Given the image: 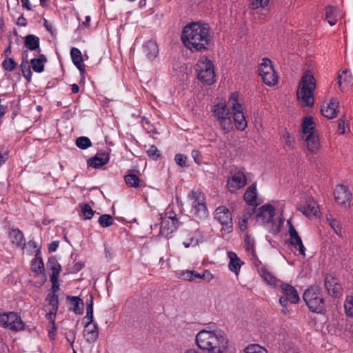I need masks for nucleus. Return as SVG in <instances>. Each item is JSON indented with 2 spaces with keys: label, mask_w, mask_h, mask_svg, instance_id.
<instances>
[{
  "label": "nucleus",
  "mask_w": 353,
  "mask_h": 353,
  "mask_svg": "<svg viewBox=\"0 0 353 353\" xmlns=\"http://www.w3.org/2000/svg\"><path fill=\"white\" fill-rule=\"evenodd\" d=\"M244 242L246 251L251 253L253 257H255L256 253L254 250V239L250 235L246 234L244 239Z\"/></svg>",
  "instance_id": "obj_45"
},
{
  "label": "nucleus",
  "mask_w": 353,
  "mask_h": 353,
  "mask_svg": "<svg viewBox=\"0 0 353 353\" xmlns=\"http://www.w3.org/2000/svg\"><path fill=\"white\" fill-rule=\"evenodd\" d=\"M303 298L310 311L322 313L325 310L323 294L319 286H310L303 293Z\"/></svg>",
  "instance_id": "obj_5"
},
{
  "label": "nucleus",
  "mask_w": 353,
  "mask_h": 353,
  "mask_svg": "<svg viewBox=\"0 0 353 353\" xmlns=\"http://www.w3.org/2000/svg\"><path fill=\"white\" fill-rule=\"evenodd\" d=\"M301 131L303 137H307V134H314L317 133L315 130V123L312 117H305L301 123Z\"/></svg>",
  "instance_id": "obj_29"
},
{
  "label": "nucleus",
  "mask_w": 353,
  "mask_h": 353,
  "mask_svg": "<svg viewBox=\"0 0 353 353\" xmlns=\"http://www.w3.org/2000/svg\"><path fill=\"white\" fill-rule=\"evenodd\" d=\"M9 238L13 244L17 246L23 247L25 245V239L23 232L19 229H10L8 233Z\"/></svg>",
  "instance_id": "obj_31"
},
{
  "label": "nucleus",
  "mask_w": 353,
  "mask_h": 353,
  "mask_svg": "<svg viewBox=\"0 0 353 353\" xmlns=\"http://www.w3.org/2000/svg\"><path fill=\"white\" fill-rule=\"evenodd\" d=\"M252 214L253 210L252 212H245L239 218L238 225L241 231H245L247 229L248 222L252 217Z\"/></svg>",
  "instance_id": "obj_39"
},
{
  "label": "nucleus",
  "mask_w": 353,
  "mask_h": 353,
  "mask_svg": "<svg viewBox=\"0 0 353 353\" xmlns=\"http://www.w3.org/2000/svg\"><path fill=\"white\" fill-rule=\"evenodd\" d=\"M43 26L46 30L52 34L54 33V30L53 29L52 26L48 21V20L44 19Z\"/></svg>",
  "instance_id": "obj_62"
},
{
  "label": "nucleus",
  "mask_w": 353,
  "mask_h": 353,
  "mask_svg": "<svg viewBox=\"0 0 353 353\" xmlns=\"http://www.w3.org/2000/svg\"><path fill=\"white\" fill-rule=\"evenodd\" d=\"M25 46L30 50H35L39 48V38L34 34H28L25 37Z\"/></svg>",
  "instance_id": "obj_35"
},
{
  "label": "nucleus",
  "mask_w": 353,
  "mask_h": 353,
  "mask_svg": "<svg viewBox=\"0 0 353 353\" xmlns=\"http://www.w3.org/2000/svg\"><path fill=\"white\" fill-rule=\"evenodd\" d=\"M327 221L335 233L339 236H341V227L339 222L333 219L331 215L327 216Z\"/></svg>",
  "instance_id": "obj_49"
},
{
  "label": "nucleus",
  "mask_w": 353,
  "mask_h": 353,
  "mask_svg": "<svg viewBox=\"0 0 353 353\" xmlns=\"http://www.w3.org/2000/svg\"><path fill=\"white\" fill-rule=\"evenodd\" d=\"M283 295L279 298V303L283 308L286 307L288 303H297L300 299L296 289L286 283H281Z\"/></svg>",
  "instance_id": "obj_11"
},
{
  "label": "nucleus",
  "mask_w": 353,
  "mask_h": 353,
  "mask_svg": "<svg viewBox=\"0 0 353 353\" xmlns=\"http://www.w3.org/2000/svg\"><path fill=\"white\" fill-rule=\"evenodd\" d=\"M175 162L177 165L182 168L188 167V157L182 154H176L174 158Z\"/></svg>",
  "instance_id": "obj_53"
},
{
  "label": "nucleus",
  "mask_w": 353,
  "mask_h": 353,
  "mask_svg": "<svg viewBox=\"0 0 353 353\" xmlns=\"http://www.w3.org/2000/svg\"><path fill=\"white\" fill-rule=\"evenodd\" d=\"M202 276H203V279L206 281L207 282H210L214 278L213 274L208 270H205L203 271V272L202 274Z\"/></svg>",
  "instance_id": "obj_61"
},
{
  "label": "nucleus",
  "mask_w": 353,
  "mask_h": 353,
  "mask_svg": "<svg viewBox=\"0 0 353 353\" xmlns=\"http://www.w3.org/2000/svg\"><path fill=\"white\" fill-rule=\"evenodd\" d=\"M316 88L315 79L310 71H307L301 77L296 96L302 106L312 107L314 105V92Z\"/></svg>",
  "instance_id": "obj_3"
},
{
  "label": "nucleus",
  "mask_w": 353,
  "mask_h": 353,
  "mask_svg": "<svg viewBox=\"0 0 353 353\" xmlns=\"http://www.w3.org/2000/svg\"><path fill=\"white\" fill-rule=\"evenodd\" d=\"M90 140L86 137H81L77 139L76 145L81 149L85 150L91 146Z\"/></svg>",
  "instance_id": "obj_50"
},
{
  "label": "nucleus",
  "mask_w": 353,
  "mask_h": 353,
  "mask_svg": "<svg viewBox=\"0 0 353 353\" xmlns=\"http://www.w3.org/2000/svg\"><path fill=\"white\" fill-rule=\"evenodd\" d=\"M259 75L263 82L268 86H272L278 82V75L274 70L271 61L268 58H263L259 68Z\"/></svg>",
  "instance_id": "obj_9"
},
{
  "label": "nucleus",
  "mask_w": 353,
  "mask_h": 353,
  "mask_svg": "<svg viewBox=\"0 0 353 353\" xmlns=\"http://www.w3.org/2000/svg\"><path fill=\"white\" fill-rule=\"evenodd\" d=\"M288 233H289V239L288 241L291 245L296 248L298 247V250L299 251V254L303 256H305V248L302 242L301 238L299 235L297 231L292 224L290 220L288 221Z\"/></svg>",
  "instance_id": "obj_15"
},
{
  "label": "nucleus",
  "mask_w": 353,
  "mask_h": 353,
  "mask_svg": "<svg viewBox=\"0 0 353 353\" xmlns=\"http://www.w3.org/2000/svg\"><path fill=\"white\" fill-rule=\"evenodd\" d=\"M283 138L286 146L289 148H293L294 144V139L290 134V133L287 131L283 134Z\"/></svg>",
  "instance_id": "obj_54"
},
{
  "label": "nucleus",
  "mask_w": 353,
  "mask_h": 353,
  "mask_svg": "<svg viewBox=\"0 0 353 353\" xmlns=\"http://www.w3.org/2000/svg\"><path fill=\"white\" fill-rule=\"evenodd\" d=\"M303 139L306 143L307 148L312 153H316L320 148L319 135L317 133L314 134H307V137H303Z\"/></svg>",
  "instance_id": "obj_27"
},
{
  "label": "nucleus",
  "mask_w": 353,
  "mask_h": 353,
  "mask_svg": "<svg viewBox=\"0 0 353 353\" xmlns=\"http://www.w3.org/2000/svg\"><path fill=\"white\" fill-rule=\"evenodd\" d=\"M124 180L125 183L130 187L138 188L139 186L140 179L135 174L129 173L126 174Z\"/></svg>",
  "instance_id": "obj_43"
},
{
  "label": "nucleus",
  "mask_w": 353,
  "mask_h": 353,
  "mask_svg": "<svg viewBox=\"0 0 353 353\" xmlns=\"http://www.w3.org/2000/svg\"><path fill=\"white\" fill-rule=\"evenodd\" d=\"M143 51L149 59L153 60L159 53V48L155 41H149L143 45Z\"/></svg>",
  "instance_id": "obj_32"
},
{
  "label": "nucleus",
  "mask_w": 353,
  "mask_h": 353,
  "mask_svg": "<svg viewBox=\"0 0 353 353\" xmlns=\"http://www.w3.org/2000/svg\"><path fill=\"white\" fill-rule=\"evenodd\" d=\"M325 287L330 295L337 297L341 294V286L338 279L332 274H325L324 276Z\"/></svg>",
  "instance_id": "obj_19"
},
{
  "label": "nucleus",
  "mask_w": 353,
  "mask_h": 353,
  "mask_svg": "<svg viewBox=\"0 0 353 353\" xmlns=\"http://www.w3.org/2000/svg\"><path fill=\"white\" fill-rule=\"evenodd\" d=\"M211 111L214 121L224 133H228L232 130L230 110L225 101H221L214 103L211 108Z\"/></svg>",
  "instance_id": "obj_4"
},
{
  "label": "nucleus",
  "mask_w": 353,
  "mask_h": 353,
  "mask_svg": "<svg viewBox=\"0 0 353 353\" xmlns=\"http://www.w3.org/2000/svg\"><path fill=\"white\" fill-rule=\"evenodd\" d=\"M297 209L307 217L320 216L319 206L312 198L307 199L305 204L299 206Z\"/></svg>",
  "instance_id": "obj_20"
},
{
  "label": "nucleus",
  "mask_w": 353,
  "mask_h": 353,
  "mask_svg": "<svg viewBox=\"0 0 353 353\" xmlns=\"http://www.w3.org/2000/svg\"><path fill=\"white\" fill-rule=\"evenodd\" d=\"M274 214V208L271 205L266 204L257 210L256 221L261 224L268 223L272 221Z\"/></svg>",
  "instance_id": "obj_17"
},
{
  "label": "nucleus",
  "mask_w": 353,
  "mask_h": 353,
  "mask_svg": "<svg viewBox=\"0 0 353 353\" xmlns=\"http://www.w3.org/2000/svg\"><path fill=\"white\" fill-rule=\"evenodd\" d=\"M338 19L336 8L332 6H328L325 8V19L330 26L336 24Z\"/></svg>",
  "instance_id": "obj_36"
},
{
  "label": "nucleus",
  "mask_w": 353,
  "mask_h": 353,
  "mask_svg": "<svg viewBox=\"0 0 353 353\" xmlns=\"http://www.w3.org/2000/svg\"><path fill=\"white\" fill-rule=\"evenodd\" d=\"M192 207V212L199 219H204L208 215L205 197L200 190H192L188 196Z\"/></svg>",
  "instance_id": "obj_6"
},
{
  "label": "nucleus",
  "mask_w": 353,
  "mask_h": 353,
  "mask_svg": "<svg viewBox=\"0 0 353 353\" xmlns=\"http://www.w3.org/2000/svg\"><path fill=\"white\" fill-rule=\"evenodd\" d=\"M48 268L52 271L50 276H59L61 267L55 257H50L47 263Z\"/></svg>",
  "instance_id": "obj_37"
},
{
  "label": "nucleus",
  "mask_w": 353,
  "mask_h": 353,
  "mask_svg": "<svg viewBox=\"0 0 353 353\" xmlns=\"http://www.w3.org/2000/svg\"><path fill=\"white\" fill-rule=\"evenodd\" d=\"M0 322L3 327H8L11 330L20 331L24 327L21 317L14 312L0 314Z\"/></svg>",
  "instance_id": "obj_12"
},
{
  "label": "nucleus",
  "mask_w": 353,
  "mask_h": 353,
  "mask_svg": "<svg viewBox=\"0 0 353 353\" xmlns=\"http://www.w3.org/2000/svg\"><path fill=\"white\" fill-rule=\"evenodd\" d=\"M59 246V241H52L50 243L48 250L50 252H55Z\"/></svg>",
  "instance_id": "obj_64"
},
{
  "label": "nucleus",
  "mask_w": 353,
  "mask_h": 353,
  "mask_svg": "<svg viewBox=\"0 0 353 353\" xmlns=\"http://www.w3.org/2000/svg\"><path fill=\"white\" fill-rule=\"evenodd\" d=\"M196 343L208 353H225L228 348L229 340L221 330H202L196 336Z\"/></svg>",
  "instance_id": "obj_2"
},
{
  "label": "nucleus",
  "mask_w": 353,
  "mask_h": 353,
  "mask_svg": "<svg viewBox=\"0 0 353 353\" xmlns=\"http://www.w3.org/2000/svg\"><path fill=\"white\" fill-rule=\"evenodd\" d=\"M211 39L210 26L201 22H192L186 25L181 34L183 45L192 52L207 50Z\"/></svg>",
  "instance_id": "obj_1"
},
{
  "label": "nucleus",
  "mask_w": 353,
  "mask_h": 353,
  "mask_svg": "<svg viewBox=\"0 0 353 353\" xmlns=\"http://www.w3.org/2000/svg\"><path fill=\"white\" fill-rule=\"evenodd\" d=\"M352 81L353 77L347 70H343L342 73L338 76V85L342 92L345 90Z\"/></svg>",
  "instance_id": "obj_30"
},
{
  "label": "nucleus",
  "mask_w": 353,
  "mask_h": 353,
  "mask_svg": "<svg viewBox=\"0 0 353 353\" xmlns=\"http://www.w3.org/2000/svg\"><path fill=\"white\" fill-rule=\"evenodd\" d=\"M335 201L345 207H350L352 194L347 186L337 185L334 190Z\"/></svg>",
  "instance_id": "obj_16"
},
{
  "label": "nucleus",
  "mask_w": 353,
  "mask_h": 353,
  "mask_svg": "<svg viewBox=\"0 0 353 353\" xmlns=\"http://www.w3.org/2000/svg\"><path fill=\"white\" fill-rule=\"evenodd\" d=\"M246 185V178L241 171L232 172L228 177L227 187L231 193L236 192L238 190L243 188Z\"/></svg>",
  "instance_id": "obj_14"
},
{
  "label": "nucleus",
  "mask_w": 353,
  "mask_h": 353,
  "mask_svg": "<svg viewBox=\"0 0 353 353\" xmlns=\"http://www.w3.org/2000/svg\"><path fill=\"white\" fill-rule=\"evenodd\" d=\"M178 220H167L162 219L159 234L168 238L171 234L176 231L178 227Z\"/></svg>",
  "instance_id": "obj_24"
},
{
  "label": "nucleus",
  "mask_w": 353,
  "mask_h": 353,
  "mask_svg": "<svg viewBox=\"0 0 353 353\" xmlns=\"http://www.w3.org/2000/svg\"><path fill=\"white\" fill-rule=\"evenodd\" d=\"M99 223L102 228H108L113 225V217L108 214H102L99 218Z\"/></svg>",
  "instance_id": "obj_44"
},
{
  "label": "nucleus",
  "mask_w": 353,
  "mask_h": 353,
  "mask_svg": "<svg viewBox=\"0 0 353 353\" xmlns=\"http://www.w3.org/2000/svg\"><path fill=\"white\" fill-rule=\"evenodd\" d=\"M339 102L335 99H332L327 107L321 108V112L323 117L332 119L336 117Z\"/></svg>",
  "instance_id": "obj_25"
},
{
  "label": "nucleus",
  "mask_w": 353,
  "mask_h": 353,
  "mask_svg": "<svg viewBox=\"0 0 353 353\" xmlns=\"http://www.w3.org/2000/svg\"><path fill=\"white\" fill-rule=\"evenodd\" d=\"M79 207L83 219H91L96 213L88 203H81L79 204Z\"/></svg>",
  "instance_id": "obj_40"
},
{
  "label": "nucleus",
  "mask_w": 353,
  "mask_h": 353,
  "mask_svg": "<svg viewBox=\"0 0 353 353\" xmlns=\"http://www.w3.org/2000/svg\"><path fill=\"white\" fill-rule=\"evenodd\" d=\"M99 332L97 323H86L83 330V336L88 343H94L99 338Z\"/></svg>",
  "instance_id": "obj_21"
},
{
  "label": "nucleus",
  "mask_w": 353,
  "mask_h": 353,
  "mask_svg": "<svg viewBox=\"0 0 353 353\" xmlns=\"http://www.w3.org/2000/svg\"><path fill=\"white\" fill-rule=\"evenodd\" d=\"M244 353H268V351L258 344H250L244 350Z\"/></svg>",
  "instance_id": "obj_48"
},
{
  "label": "nucleus",
  "mask_w": 353,
  "mask_h": 353,
  "mask_svg": "<svg viewBox=\"0 0 353 353\" xmlns=\"http://www.w3.org/2000/svg\"><path fill=\"white\" fill-rule=\"evenodd\" d=\"M344 307L347 316L353 318V296H347L344 302Z\"/></svg>",
  "instance_id": "obj_47"
},
{
  "label": "nucleus",
  "mask_w": 353,
  "mask_h": 353,
  "mask_svg": "<svg viewBox=\"0 0 353 353\" xmlns=\"http://www.w3.org/2000/svg\"><path fill=\"white\" fill-rule=\"evenodd\" d=\"M255 266L257 268L258 272L260 274L261 277L270 285H273L274 287L279 286L281 283V281L278 280L270 272L265 265H263L261 261L258 259H256L254 262Z\"/></svg>",
  "instance_id": "obj_18"
},
{
  "label": "nucleus",
  "mask_w": 353,
  "mask_h": 353,
  "mask_svg": "<svg viewBox=\"0 0 353 353\" xmlns=\"http://www.w3.org/2000/svg\"><path fill=\"white\" fill-rule=\"evenodd\" d=\"M70 56L74 65L79 69L81 74L85 72V65L82 58L81 52L77 48H72L70 50Z\"/></svg>",
  "instance_id": "obj_26"
},
{
  "label": "nucleus",
  "mask_w": 353,
  "mask_h": 353,
  "mask_svg": "<svg viewBox=\"0 0 353 353\" xmlns=\"http://www.w3.org/2000/svg\"><path fill=\"white\" fill-rule=\"evenodd\" d=\"M194 270H185L181 272L180 277L183 280L191 281L194 280Z\"/></svg>",
  "instance_id": "obj_56"
},
{
  "label": "nucleus",
  "mask_w": 353,
  "mask_h": 353,
  "mask_svg": "<svg viewBox=\"0 0 353 353\" xmlns=\"http://www.w3.org/2000/svg\"><path fill=\"white\" fill-rule=\"evenodd\" d=\"M198 79L207 85L213 84L215 81L214 65L207 57H201L196 63Z\"/></svg>",
  "instance_id": "obj_7"
},
{
  "label": "nucleus",
  "mask_w": 353,
  "mask_h": 353,
  "mask_svg": "<svg viewBox=\"0 0 353 353\" xmlns=\"http://www.w3.org/2000/svg\"><path fill=\"white\" fill-rule=\"evenodd\" d=\"M67 299L71 301L73 305V310L77 314H81L83 312V307H80V304L83 306V301L77 296H68Z\"/></svg>",
  "instance_id": "obj_41"
},
{
  "label": "nucleus",
  "mask_w": 353,
  "mask_h": 353,
  "mask_svg": "<svg viewBox=\"0 0 353 353\" xmlns=\"http://www.w3.org/2000/svg\"><path fill=\"white\" fill-rule=\"evenodd\" d=\"M110 159L108 152H98L94 157L88 160V165L94 168H100L103 165L108 163Z\"/></svg>",
  "instance_id": "obj_23"
},
{
  "label": "nucleus",
  "mask_w": 353,
  "mask_h": 353,
  "mask_svg": "<svg viewBox=\"0 0 353 353\" xmlns=\"http://www.w3.org/2000/svg\"><path fill=\"white\" fill-rule=\"evenodd\" d=\"M31 267L33 272L42 273L44 271V265L42 259L37 256L32 261Z\"/></svg>",
  "instance_id": "obj_46"
},
{
  "label": "nucleus",
  "mask_w": 353,
  "mask_h": 353,
  "mask_svg": "<svg viewBox=\"0 0 353 353\" xmlns=\"http://www.w3.org/2000/svg\"><path fill=\"white\" fill-rule=\"evenodd\" d=\"M90 299H87V312L86 315L84 316L83 320H87L86 323H94L93 316V298L92 294H90Z\"/></svg>",
  "instance_id": "obj_42"
},
{
  "label": "nucleus",
  "mask_w": 353,
  "mask_h": 353,
  "mask_svg": "<svg viewBox=\"0 0 353 353\" xmlns=\"http://www.w3.org/2000/svg\"><path fill=\"white\" fill-rule=\"evenodd\" d=\"M338 123V129L337 131L339 134H343L345 132V128L347 127L346 119L345 118H341L337 121Z\"/></svg>",
  "instance_id": "obj_58"
},
{
  "label": "nucleus",
  "mask_w": 353,
  "mask_h": 353,
  "mask_svg": "<svg viewBox=\"0 0 353 353\" xmlns=\"http://www.w3.org/2000/svg\"><path fill=\"white\" fill-rule=\"evenodd\" d=\"M214 219L223 225V230L227 232H231L232 228V216L226 207H218L214 212Z\"/></svg>",
  "instance_id": "obj_13"
},
{
  "label": "nucleus",
  "mask_w": 353,
  "mask_h": 353,
  "mask_svg": "<svg viewBox=\"0 0 353 353\" xmlns=\"http://www.w3.org/2000/svg\"><path fill=\"white\" fill-rule=\"evenodd\" d=\"M270 0H252L251 7L252 9H257L259 8H265L268 6Z\"/></svg>",
  "instance_id": "obj_55"
},
{
  "label": "nucleus",
  "mask_w": 353,
  "mask_h": 353,
  "mask_svg": "<svg viewBox=\"0 0 353 353\" xmlns=\"http://www.w3.org/2000/svg\"><path fill=\"white\" fill-rule=\"evenodd\" d=\"M47 59L44 54H40L38 58L30 60L31 67L35 72L41 73L44 70V63Z\"/></svg>",
  "instance_id": "obj_34"
},
{
  "label": "nucleus",
  "mask_w": 353,
  "mask_h": 353,
  "mask_svg": "<svg viewBox=\"0 0 353 353\" xmlns=\"http://www.w3.org/2000/svg\"><path fill=\"white\" fill-rule=\"evenodd\" d=\"M161 219H165L167 220H178L176 218V213L172 210H169L165 213V215L163 217H161Z\"/></svg>",
  "instance_id": "obj_60"
},
{
  "label": "nucleus",
  "mask_w": 353,
  "mask_h": 353,
  "mask_svg": "<svg viewBox=\"0 0 353 353\" xmlns=\"http://www.w3.org/2000/svg\"><path fill=\"white\" fill-rule=\"evenodd\" d=\"M17 63L12 58H7L2 62L3 68L6 70L11 72L15 69Z\"/></svg>",
  "instance_id": "obj_51"
},
{
  "label": "nucleus",
  "mask_w": 353,
  "mask_h": 353,
  "mask_svg": "<svg viewBox=\"0 0 353 353\" xmlns=\"http://www.w3.org/2000/svg\"><path fill=\"white\" fill-rule=\"evenodd\" d=\"M147 153L150 157H152L154 159H157L161 154L159 150L154 145L150 147L147 151Z\"/></svg>",
  "instance_id": "obj_57"
},
{
  "label": "nucleus",
  "mask_w": 353,
  "mask_h": 353,
  "mask_svg": "<svg viewBox=\"0 0 353 353\" xmlns=\"http://www.w3.org/2000/svg\"><path fill=\"white\" fill-rule=\"evenodd\" d=\"M50 281L52 282V293H50L48 294L46 299V304L44 305V310H46V306L50 305L48 299L52 295H55L56 292L59 290V276H50Z\"/></svg>",
  "instance_id": "obj_38"
},
{
  "label": "nucleus",
  "mask_w": 353,
  "mask_h": 353,
  "mask_svg": "<svg viewBox=\"0 0 353 353\" xmlns=\"http://www.w3.org/2000/svg\"><path fill=\"white\" fill-rule=\"evenodd\" d=\"M228 257L230 258V263L228 268L230 271L238 275L243 262L238 257L236 254L234 252H228Z\"/></svg>",
  "instance_id": "obj_28"
},
{
  "label": "nucleus",
  "mask_w": 353,
  "mask_h": 353,
  "mask_svg": "<svg viewBox=\"0 0 353 353\" xmlns=\"http://www.w3.org/2000/svg\"><path fill=\"white\" fill-rule=\"evenodd\" d=\"M21 72L23 77L26 79L28 81H30L32 77V72L30 70V66L28 64V61L26 63L22 62L21 64Z\"/></svg>",
  "instance_id": "obj_52"
},
{
  "label": "nucleus",
  "mask_w": 353,
  "mask_h": 353,
  "mask_svg": "<svg viewBox=\"0 0 353 353\" xmlns=\"http://www.w3.org/2000/svg\"><path fill=\"white\" fill-rule=\"evenodd\" d=\"M17 24L20 26H26L27 25L26 19L23 15H21L17 19Z\"/></svg>",
  "instance_id": "obj_63"
},
{
  "label": "nucleus",
  "mask_w": 353,
  "mask_h": 353,
  "mask_svg": "<svg viewBox=\"0 0 353 353\" xmlns=\"http://www.w3.org/2000/svg\"><path fill=\"white\" fill-rule=\"evenodd\" d=\"M228 103L232 110L236 128L239 130H243L247 126V121L243 114V105L239 99V94L231 93Z\"/></svg>",
  "instance_id": "obj_8"
},
{
  "label": "nucleus",
  "mask_w": 353,
  "mask_h": 353,
  "mask_svg": "<svg viewBox=\"0 0 353 353\" xmlns=\"http://www.w3.org/2000/svg\"><path fill=\"white\" fill-rule=\"evenodd\" d=\"M245 201L250 205H256V185L253 183L250 185L246 190L244 196Z\"/></svg>",
  "instance_id": "obj_33"
},
{
  "label": "nucleus",
  "mask_w": 353,
  "mask_h": 353,
  "mask_svg": "<svg viewBox=\"0 0 353 353\" xmlns=\"http://www.w3.org/2000/svg\"><path fill=\"white\" fill-rule=\"evenodd\" d=\"M49 305L46 306V318L49 320L51 326L48 331V336L51 340H54L56 336L55 319L59 307V299L57 296L52 295L48 299Z\"/></svg>",
  "instance_id": "obj_10"
},
{
  "label": "nucleus",
  "mask_w": 353,
  "mask_h": 353,
  "mask_svg": "<svg viewBox=\"0 0 353 353\" xmlns=\"http://www.w3.org/2000/svg\"><path fill=\"white\" fill-rule=\"evenodd\" d=\"M204 241L203 232L198 228H195L192 233L188 234L186 240L183 241V245L187 248L190 246H195Z\"/></svg>",
  "instance_id": "obj_22"
},
{
  "label": "nucleus",
  "mask_w": 353,
  "mask_h": 353,
  "mask_svg": "<svg viewBox=\"0 0 353 353\" xmlns=\"http://www.w3.org/2000/svg\"><path fill=\"white\" fill-rule=\"evenodd\" d=\"M77 331L75 330H70L65 334V339L70 343L71 346L73 345L76 339Z\"/></svg>",
  "instance_id": "obj_59"
}]
</instances>
